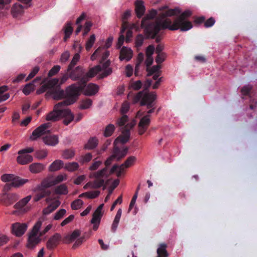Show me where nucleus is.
<instances>
[{"label":"nucleus","instance_id":"1","mask_svg":"<svg viewBox=\"0 0 257 257\" xmlns=\"http://www.w3.org/2000/svg\"><path fill=\"white\" fill-rule=\"evenodd\" d=\"M162 11L159 14L160 19L153 21V19L157 15V11L152 9L149 14L145 16L142 20L141 27L144 29V32L146 38H154L156 35L159 33L161 30L168 29L163 28V23L168 19L167 17L175 16L181 13L178 8L168 9L167 6H164L160 9Z\"/></svg>","mask_w":257,"mask_h":257},{"label":"nucleus","instance_id":"2","mask_svg":"<svg viewBox=\"0 0 257 257\" xmlns=\"http://www.w3.org/2000/svg\"><path fill=\"white\" fill-rule=\"evenodd\" d=\"M157 98L155 92L151 93H144V91L139 92L135 95L133 99L134 103H137L140 101L141 106H146L149 110L147 114L144 116L140 120L138 124V133L140 135H143L150 125L151 120L150 114L154 112L155 109V100Z\"/></svg>","mask_w":257,"mask_h":257},{"label":"nucleus","instance_id":"3","mask_svg":"<svg viewBox=\"0 0 257 257\" xmlns=\"http://www.w3.org/2000/svg\"><path fill=\"white\" fill-rule=\"evenodd\" d=\"M67 72L69 73V78L74 81H79L77 83L73 84L67 87L65 92L66 96L76 101L80 94V92L84 89H81L82 83L81 81L84 76L85 71L82 67L79 66L74 69H72L70 71Z\"/></svg>","mask_w":257,"mask_h":257},{"label":"nucleus","instance_id":"4","mask_svg":"<svg viewBox=\"0 0 257 257\" xmlns=\"http://www.w3.org/2000/svg\"><path fill=\"white\" fill-rule=\"evenodd\" d=\"M192 13L189 10H186L179 16L176 18L173 21L170 19H167L164 22L163 28H168L171 31L180 30L181 31L185 32L190 30L192 27L191 22L186 20V19L190 17Z\"/></svg>","mask_w":257,"mask_h":257},{"label":"nucleus","instance_id":"5","mask_svg":"<svg viewBox=\"0 0 257 257\" xmlns=\"http://www.w3.org/2000/svg\"><path fill=\"white\" fill-rule=\"evenodd\" d=\"M58 82V78H53L49 80H48L47 78L44 79L41 82L42 85L37 90V94H40L48 90L46 95H52L54 99L59 100L64 98L66 96L65 92L61 89Z\"/></svg>","mask_w":257,"mask_h":257},{"label":"nucleus","instance_id":"6","mask_svg":"<svg viewBox=\"0 0 257 257\" xmlns=\"http://www.w3.org/2000/svg\"><path fill=\"white\" fill-rule=\"evenodd\" d=\"M66 179L67 175L66 174H60L53 181H43L40 185H38L34 189V191L35 193V195L34 197V201H39L42 198L49 196L51 192L49 189V188L62 182L64 180H66Z\"/></svg>","mask_w":257,"mask_h":257},{"label":"nucleus","instance_id":"7","mask_svg":"<svg viewBox=\"0 0 257 257\" xmlns=\"http://www.w3.org/2000/svg\"><path fill=\"white\" fill-rule=\"evenodd\" d=\"M65 99L62 102L56 104L52 111L49 113L46 116V120L48 121H56L61 117L63 111V107L67 105L73 104L76 101L69 97L65 96Z\"/></svg>","mask_w":257,"mask_h":257},{"label":"nucleus","instance_id":"8","mask_svg":"<svg viewBox=\"0 0 257 257\" xmlns=\"http://www.w3.org/2000/svg\"><path fill=\"white\" fill-rule=\"evenodd\" d=\"M42 224V222L39 220L33 226L32 230L29 235L28 243L27 244L28 248L33 249L40 242L41 240V236H40V234L39 235H38V234Z\"/></svg>","mask_w":257,"mask_h":257},{"label":"nucleus","instance_id":"9","mask_svg":"<svg viewBox=\"0 0 257 257\" xmlns=\"http://www.w3.org/2000/svg\"><path fill=\"white\" fill-rule=\"evenodd\" d=\"M31 198L32 196L29 195L17 202L14 206V207L17 210L14 211L13 214L15 215L24 214L29 211L31 209V207L27 205V204L30 201Z\"/></svg>","mask_w":257,"mask_h":257},{"label":"nucleus","instance_id":"10","mask_svg":"<svg viewBox=\"0 0 257 257\" xmlns=\"http://www.w3.org/2000/svg\"><path fill=\"white\" fill-rule=\"evenodd\" d=\"M101 70V66L99 65H98L94 67L91 68L87 72H85L84 76H83L81 81V82L82 83L81 89H84L85 87L86 86V84L89 80V79L94 77L95 75H96Z\"/></svg>","mask_w":257,"mask_h":257},{"label":"nucleus","instance_id":"11","mask_svg":"<svg viewBox=\"0 0 257 257\" xmlns=\"http://www.w3.org/2000/svg\"><path fill=\"white\" fill-rule=\"evenodd\" d=\"M18 199V195L15 193L0 194V203L6 206H10Z\"/></svg>","mask_w":257,"mask_h":257},{"label":"nucleus","instance_id":"12","mask_svg":"<svg viewBox=\"0 0 257 257\" xmlns=\"http://www.w3.org/2000/svg\"><path fill=\"white\" fill-rule=\"evenodd\" d=\"M62 240V236L58 233H55L51 236L47 241V248L50 250H53L56 248L60 244Z\"/></svg>","mask_w":257,"mask_h":257},{"label":"nucleus","instance_id":"13","mask_svg":"<svg viewBox=\"0 0 257 257\" xmlns=\"http://www.w3.org/2000/svg\"><path fill=\"white\" fill-rule=\"evenodd\" d=\"M134 125L135 123L134 122L127 123L122 132V135L116 138L114 143L116 141H119L120 143L124 144L127 142L130 138V130L132 128Z\"/></svg>","mask_w":257,"mask_h":257},{"label":"nucleus","instance_id":"14","mask_svg":"<svg viewBox=\"0 0 257 257\" xmlns=\"http://www.w3.org/2000/svg\"><path fill=\"white\" fill-rule=\"evenodd\" d=\"M27 228L28 225L26 223L16 222L12 225V232L16 236L20 237L25 233Z\"/></svg>","mask_w":257,"mask_h":257},{"label":"nucleus","instance_id":"15","mask_svg":"<svg viewBox=\"0 0 257 257\" xmlns=\"http://www.w3.org/2000/svg\"><path fill=\"white\" fill-rule=\"evenodd\" d=\"M28 181L27 179H17L14 180L13 182L11 183H7L5 185L3 189V193H7L13 187H20Z\"/></svg>","mask_w":257,"mask_h":257},{"label":"nucleus","instance_id":"16","mask_svg":"<svg viewBox=\"0 0 257 257\" xmlns=\"http://www.w3.org/2000/svg\"><path fill=\"white\" fill-rule=\"evenodd\" d=\"M128 151V148L127 147H125L122 150H121L118 147L115 146L112 155L114 156V158L116 159L117 161H119L126 155Z\"/></svg>","mask_w":257,"mask_h":257},{"label":"nucleus","instance_id":"17","mask_svg":"<svg viewBox=\"0 0 257 257\" xmlns=\"http://www.w3.org/2000/svg\"><path fill=\"white\" fill-rule=\"evenodd\" d=\"M109 176L108 169L105 167L101 170L96 172H92L90 175V178H94L96 179H103V178H107Z\"/></svg>","mask_w":257,"mask_h":257},{"label":"nucleus","instance_id":"18","mask_svg":"<svg viewBox=\"0 0 257 257\" xmlns=\"http://www.w3.org/2000/svg\"><path fill=\"white\" fill-rule=\"evenodd\" d=\"M146 8L142 0H137L135 2V12L138 18H141L145 14Z\"/></svg>","mask_w":257,"mask_h":257},{"label":"nucleus","instance_id":"19","mask_svg":"<svg viewBox=\"0 0 257 257\" xmlns=\"http://www.w3.org/2000/svg\"><path fill=\"white\" fill-rule=\"evenodd\" d=\"M84 94L86 96H92L95 95L99 90V86L91 83L85 87Z\"/></svg>","mask_w":257,"mask_h":257},{"label":"nucleus","instance_id":"20","mask_svg":"<svg viewBox=\"0 0 257 257\" xmlns=\"http://www.w3.org/2000/svg\"><path fill=\"white\" fill-rule=\"evenodd\" d=\"M133 51L131 49L123 47L120 51L119 59L121 61L125 60L128 61L132 58Z\"/></svg>","mask_w":257,"mask_h":257},{"label":"nucleus","instance_id":"21","mask_svg":"<svg viewBox=\"0 0 257 257\" xmlns=\"http://www.w3.org/2000/svg\"><path fill=\"white\" fill-rule=\"evenodd\" d=\"M61 117L65 118L63 123L67 125L74 119V116L70 109L64 108Z\"/></svg>","mask_w":257,"mask_h":257},{"label":"nucleus","instance_id":"22","mask_svg":"<svg viewBox=\"0 0 257 257\" xmlns=\"http://www.w3.org/2000/svg\"><path fill=\"white\" fill-rule=\"evenodd\" d=\"M104 179L95 180L93 182H88L84 185L83 188L84 189H87L88 187L94 189L99 188L104 185Z\"/></svg>","mask_w":257,"mask_h":257},{"label":"nucleus","instance_id":"23","mask_svg":"<svg viewBox=\"0 0 257 257\" xmlns=\"http://www.w3.org/2000/svg\"><path fill=\"white\" fill-rule=\"evenodd\" d=\"M47 133L50 134V131H45L41 126H39L36 128L32 133V135L30 137L32 140H36L38 138L41 137L42 135H45Z\"/></svg>","mask_w":257,"mask_h":257},{"label":"nucleus","instance_id":"24","mask_svg":"<svg viewBox=\"0 0 257 257\" xmlns=\"http://www.w3.org/2000/svg\"><path fill=\"white\" fill-rule=\"evenodd\" d=\"M17 160L20 164L26 165L32 162L33 160V158L30 155L23 154L18 156Z\"/></svg>","mask_w":257,"mask_h":257},{"label":"nucleus","instance_id":"25","mask_svg":"<svg viewBox=\"0 0 257 257\" xmlns=\"http://www.w3.org/2000/svg\"><path fill=\"white\" fill-rule=\"evenodd\" d=\"M43 141L46 145L54 146L58 143V138L57 136L53 135L44 137Z\"/></svg>","mask_w":257,"mask_h":257},{"label":"nucleus","instance_id":"26","mask_svg":"<svg viewBox=\"0 0 257 257\" xmlns=\"http://www.w3.org/2000/svg\"><path fill=\"white\" fill-rule=\"evenodd\" d=\"M44 169V166L39 163H35L31 164L29 166L30 172L34 174H37L42 172Z\"/></svg>","mask_w":257,"mask_h":257},{"label":"nucleus","instance_id":"27","mask_svg":"<svg viewBox=\"0 0 257 257\" xmlns=\"http://www.w3.org/2000/svg\"><path fill=\"white\" fill-rule=\"evenodd\" d=\"M24 7L20 4H16L12 8L11 13L14 17H17L23 14Z\"/></svg>","mask_w":257,"mask_h":257},{"label":"nucleus","instance_id":"28","mask_svg":"<svg viewBox=\"0 0 257 257\" xmlns=\"http://www.w3.org/2000/svg\"><path fill=\"white\" fill-rule=\"evenodd\" d=\"M63 162L60 160H56L49 166V170L51 172H55L63 167Z\"/></svg>","mask_w":257,"mask_h":257},{"label":"nucleus","instance_id":"29","mask_svg":"<svg viewBox=\"0 0 257 257\" xmlns=\"http://www.w3.org/2000/svg\"><path fill=\"white\" fill-rule=\"evenodd\" d=\"M64 30L65 34L64 40L66 42L70 37V36L73 31V29L72 27V23L71 22H68L64 27Z\"/></svg>","mask_w":257,"mask_h":257},{"label":"nucleus","instance_id":"30","mask_svg":"<svg viewBox=\"0 0 257 257\" xmlns=\"http://www.w3.org/2000/svg\"><path fill=\"white\" fill-rule=\"evenodd\" d=\"M167 245L165 243H161L157 250V256L159 257H168L169 254L167 251Z\"/></svg>","mask_w":257,"mask_h":257},{"label":"nucleus","instance_id":"31","mask_svg":"<svg viewBox=\"0 0 257 257\" xmlns=\"http://www.w3.org/2000/svg\"><path fill=\"white\" fill-rule=\"evenodd\" d=\"M121 212H122L121 209H119L116 213V214L115 217H114V220L113 221V223H112V224L111 226V231L113 232H114L117 229L118 223L120 220V218L121 217Z\"/></svg>","mask_w":257,"mask_h":257},{"label":"nucleus","instance_id":"32","mask_svg":"<svg viewBox=\"0 0 257 257\" xmlns=\"http://www.w3.org/2000/svg\"><path fill=\"white\" fill-rule=\"evenodd\" d=\"M80 235V232L79 230H75L70 235L66 236L64 241L66 243L70 242L74 240Z\"/></svg>","mask_w":257,"mask_h":257},{"label":"nucleus","instance_id":"33","mask_svg":"<svg viewBox=\"0 0 257 257\" xmlns=\"http://www.w3.org/2000/svg\"><path fill=\"white\" fill-rule=\"evenodd\" d=\"M98 145V140L95 138H90L88 143L85 145L84 148L86 150L94 149Z\"/></svg>","mask_w":257,"mask_h":257},{"label":"nucleus","instance_id":"34","mask_svg":"<svg viewBox=\"0 0 257 257\" xmlns=\"http://www.w3.org/2000/svg\"><path fill=\"white\" fill-rule=\"evenodd\" d=\"M1 180L4 182H13L14 180H17V179H21L19 177H15L14 175L9 174H5L3 175L1 177Z\"/></svg>","mask_w":257,"mask_h":257},{"label":"nucleus","instance_id":"35","mask_svg":"<svg viewBox=\"0 0 257 257\" xmlns=\"http://www.w3.org/2000/svg\"><path fill=\"white\" fill-rule=\"evenodd\" d=\"M55 192L57 194L66 195L68 193V188L65 184H61L55 189Z\"/></svg>","mask_w":257,"mask_h":257},{"label":"nucleus","instance_id":"36","mask_svg":"<svg viewBox=\"0 0 257 257\" xmlns=\"http://www.w3.org/2000/svg\"><path fill=\"white\" fill-rule=\"evenodd\" d=\"M35 85L33 82L27 84L23 89V93L26 95H29L31 92L34 90Z\"/></svg>","mask_w":257,"mask_h":257},{"label":"nucleus","instance_id":"37","mask_svg":"<svg viewBox=\"0 0 257 257\" xmlns=\"http://www.w3.org/2000/svg\"><path fill=\"white\" fill-rule=\"evenodd\" d=\"M8 88L7 86H3L0 87V102L5 101L9 98L10 95L9 93L2 94L4 92L7 91Z\"/></svg>","mask_w":257,"mask_h":257},{"label":"nucleus","instance_id":"38","mask_svg":"<svg viewBox=\"0 0 257 257\" xmlns=\"http://www.w3.org/2000/svg\"><path fill=\"white\" fill-rule=\"evenodd\" d=\"M80 57V56L79 53H76L74 55L72 61L68 67L67 71H70L73 68L79 61Z\"/></svg>","mask_w":257,"mask_h":257},{"label":"nucleus","instance_id":"39","mask_svg":"<svg viewBox=\"0 0 257 257\" xmlns=\"http://www.w3.org/2000/svg\"><path fill=\"white\" fill-rule=\"evenodd\" d=\"M92 104V101L89 98H86L81 101V103L79 108L81 109H86L89 108Z\"/></svg>","mask_w":257,"mask_h":257},{"label":"nucleus","instance_id":"40","mask_svg":"<svg viewBox=\"0 0 257 257\" xmlns=\"http://www.w3.org/2000/svg\"><path fill=\"white\" fill-rule=\"evenodd\" d=\"M136 158L134 156H130L125 160V161L121 165V168H128L132 166L136 161Z\"/></svg>","mask_w":257,"mask_h":257},{"label":"nucleus","instance_id":"41","mask_svg":"<svg viewBox=\"0 0 257 257\" xmlns=\"http://www.w3.org/2000/svg\"><path fill=\"white\" fill-rule=\"evenodd\" d=\"M115 130V126L113 124H109L105 128L104 132V136L105 137H108L111 136Z\"/></svg>","mask_w":257,"mask_h":257},{"label":"nucleus","instance_id":"42","mask_svg":"<svg viewBox=\"0 0 257 257\" xmlns=\"http://www.w3.org/2000/svg\"><path fill=\"white\" fill-rule=\"evenodd\" d=\"M79 168V165L76 162H72L66 164L65 166V168L69 171H74L77 170Z\"/></svg>","mask_w":257,"mask_h":257},{"label":"nucleus","instance_id":"43","mask_svg":"<svg viewBox=\"0 0 257 257\" xmlns=\"http://www.w3.org/2000/svg\"><path fill=\"white\" fill-rule=\"evenodd\" d=\"M92 159V154L90 153H87L84 156H81L79 160V162L83 164L90 162Z\"/></svg>","mask_w":257,"mask_h":257},{"label":"nucleus","instance_id":"44","mask_svg":"<svg viewBox=\"0 0 257 257\" xmlns=\"http://www.w3.org/2000/svg\"><path fill=\"white\" fill-rule=\"evenodd\" d=\"M95 41V36L92 34L90 36L89 39L87 40L86 43V49L87 51H89L92 47Z\"/></svg>","mask_w":257,"mask_h":257},{"label":"nucleus","instance_id":"45","mask_svg":"<svg viewBox=\"0 0 257 257\" xmlns=\"http://www.w3.org/2000/svg\"><path fill=\"white\" fill-rule=\"evenodd\" d=\"M83 204V201L79 199L73 201L71 203V208L73 210H78L80 209Z\"/></svg>","mask_w":257,"mask_h":257},{"label":"nucleus","instance_id":"46","mask_svg":"<svg viewBox=\"0 0 257 257\" xmlns=\"http://www.w3.org/2000/svg\"><path fill=\"white\" fill-rule=\"evenodd\" d=\"M143 86L142 82L141 80H138L135 82H132L129 86L130 89L132 88L135 90H138L141 88Z\"/></svg>","mask_w":257,"mask_h":257},{"label":"nucleus","instance_id":"47","mask_svg":"<svg viewBox=\"0 0 257 257\" xmlns=\"http://www.w3.org/2000/svg\"><path fill=\"white\" fill-rule=\"evenodd\" d=\"M161 68L160 64L153 66L150 70L147 69L148 72L147 76H150L154 74V73H159V70Z\"/></svg>","mask_w":257,"mask_h":257},{"label":"nucleus","instance_id":"48","mask_svg":"<svg viewBox=\"0 0 257 257\" xmlns=\"http://www.w3.org/2000/svg\"><path fill=\"white\" fill-rule=\"evenodd\" d=\"M60 66L59 65H55L49 71L48 76L49 77H51L58 73L60 70Z\"/></svg>","mask_w":257,"mask_h":257},{"label":"nucleus","instance_id":"49","mask_svg":"<svg viewBox=\"0 0 257 257\" xmlns=\"http://www.w3.org/2000/svg\"><path fill=\"white\" fill-rule=\"evenodd\" d=\"M102 216V213H97L94 211L93 214V217L91 220L92 223H95L96 222L100 223L101 218Z\"/></svg>","mask_w":257,"mask_h":257},{"label":"nucleus","instance_id":"50","mask_svg":"<svg viewBox=\"0 0 257 257\" xmlns=\"http://www.w3.org/2000/svg\"><path fill=\"white\" fill-rule=\"evenodd\" d=\"M47 154L48 153L46 150H41L36 152L35 156L39 159H43L47 157Z\"/></svg>","mask_w":257,"mask_h":257},{"label":"nucleus","instance_id":"51","mask_svg":"<svg viewBox=\"0 0 257 257\" xmlns=\"http://www.w3.org/2000/svg\"><path fill=\"white\" fill-rule=\"evenodd\" d=\"M39 70H40L39 67V66H35L33 69V70H32L31 73L29 74V75L28 76V77L26 78L25 81H28L29 80H30L32 78H33L38 73V72H39Z\"/></svg>","mask_w":257,"mask_h":257},{"label":"nucleus","instance_id":"52","mask_svg":"<svg viewBox=\"0 0 257 257\" xmlns=\"http://www.w3.org/2000/svg\"><path fill=\"white\" fill-rule=\"evenodd\" d=\"M166 58V54L165 53H158L155 59L156 62L158 64H160L165 61Z\"/></svg>","mask_w":257,"mask_h":257},{"label":"nucleus","instance_id":"53","mask_svg":"<svg viewBox=\"0 0 257 257\" xmlns=\"http://www.w3.org/2000/svg\"><path fill=\"white\" fill-rule=\"evenodd\" d=\"M66 213V210L64 209H61L57 211L54 217L55 220H59L62 218Z\"/></svg>","mask_w":257,"mask_h":257},{"label":"nucleus","instance_id":"54","mask_svg":"<svg viewBox=\"0 0 257 257\" xmlns=\"http://www.w3.org/2000/svg\"><path fill=\"white\" fill-rule=\"evenodd\" d=\"M92 26V24L90 21H87L85 23V24L84 26V31L83 33V36L84 37L86 36L88 34V32L90 31V30L91 29Z\"/></svg>","mask_w":257,"mask_h":257},{"label":"nucleus","instance_id":"55","mask_svg":"<svg viewBox=\"0 0 257 257\" xmlns=\"http://www.w3.org/2000/svg\"><path fill=\"white\" fill-rule=\"evenodd\" d=\"M144 38L142 34L138 35L136 39V46L137 47H140L144 43Z\"/></svg>","mask_w":257,"mask_h":257},{"label":"nucleus","instance_id":"56","mask_svg":"<svg viewBox=\"0 0 257 257\" xmlns=\"http://www.w3.org/2000/svg\"><path fill=\"white\" fill-rule=\"evenodd\" d=\"M112 73V69L110 68L104 69L103 72L99 75V78L102 79L106 77Z\"/></svg>","mask_w":257,"mask_h":257},{"label":"nucleus","instance_id":"57","mask_svg":"<svg viewBox=\"0 0 257 257\" xmlns=\"http://www.w3.org/2000/svg\"><path fill=\"white\" fill-rule=\"evenodd\" d=\"M74 156V153L73 151L67 150L63 154V157L66 159H71Z\"/></svg>","mask_w":257,"mask_h":257},{"label":"nucleus","instance_id":"58","mask_svg":"<svg viewBox=\"0 0 257 257\" xmlns=\"http://www.w3.org/2000/svg\"><path fill=\"white\" fill-rule=\"evenodd\" d=\"M128 121V117L125 114H123L122 116L119 118L117 123L119 126H123L125 123Z\"/></svg>","mask_w":257,"mask_h":257},{"label":"nucleus","instance_id":"59","mask_svg":"<svg viewBox=\"0 0 257 257\" xmlns=\"http://www.w3.org/2000/svg\"><path fill=\"white\" fill-rule=\"evenodd\" d=\"M215 23V19L211 17L207 19L206 21H204V26L205 28L211 27L214 25Z\"/></svg>","mask_w":257,"mask_h":257},{"label":"nucleus","instance_id":"60","mask_svg":"<svg viewBox=\"0 0 257 257\" xmlns=\"http://www.w3.org/2000/svg\"><path fill=\"white\" fill-rule=\"evenodd\" d=\"M251 89V87L249 85L244 86L241 89V92L242 95L246 96L249 94Z\"/></svg>","mask_w":257,"mask_h":257},{"label":"nucleus","instance_id":"61","mask_svg":"<svg viewBox=\"0 0 257 257\" xmlns=\"http://www.w3.org/2000/svg\"><path fill=\"white\" fill-rule=\"evenodd\" d=\"M130 109V104L127 102H125L122 104L120 112L122 114H125Z\"/></svg>","mask_w":257,"mask_h":257},{"label":"nucleus","instance_id":"62","mask_svg":"<svg viewBox=\"0 0 257 257\" xmlns=\"http://www.w3.org/2000/svg\"><path fill=\"white\" fill-rule=\"evenodd\" d=\"M155 51V47L153 45H150L146 49V56H152Z\"/></svg>","mask_w":257,"mask_h":257},{"label":"nucleus","instance_id":"63","mask_svg":"<svg viewBox=\"0 0 257 257\" xmlns=\"http://www.w3.org/2000/svg\"><path fill=\"white\" fill-rule=\"evenodd\" d=\"M101 164L102 162L100 161H95L90 166L89 169L91 171L96 170Z\"/></svg>","mask_w":257,"mask_h":257},{"label":"nucleus","instance_id":"64","mask_svg":"<svg viewBox=\"0 0 257 257\" xmlns=\"http://www.w3.org/2000/svg\"><path fill=\"white\" fill-rule=\"evenodd\" d=\"M74 218V215H70L68 217L65 218L61 223V225L62 226H64L66 224H68L70 222H71Z\"/></svg>","mask_w":257,"mask_h":257}]
</instances>
